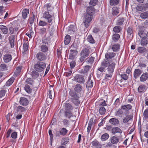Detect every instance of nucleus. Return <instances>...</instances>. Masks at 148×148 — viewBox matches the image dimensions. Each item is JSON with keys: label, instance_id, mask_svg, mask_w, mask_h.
Returning a JSON list of instances; mask_svg holds the SVG:
<instances>
[{"label": "nucleus", "instance_id": "obj_44", "mask_svg": "<svg viewBox=\"0 0 148 148\" xmlns=\"http://www.w3.org/2000/svg\"><path fill=\"white\" fill-rule=\"evenodd\" d=\"M142 4L138 5L136 7V10L137 12L140 11L143 12L145 10Z\"/></svg>", "mask_w": 148, "mask_h": 148}, {"label": "nucleus", "instance_id": "obj_53", "mask_svg": "<svg viewBox=\"0 0 148 148\" xmlns=\"http://www.w3.org/2000/svg\"><path fill=\"white\" fill-rule=\"evenodd\" d=\"M87 40L88 42L91 43H94L95 42V41L94 40L92 35L91 34L88 36Z\"/></svg>", "mask_w": 148, "mask_h": 148}, {"label": "nucleus", "instance_id": "obj_50", "mask_svg": "<svg viewBox=\"0 0 148 148\" xmlns=\"http://www.w3.org/2000/svg\"><path fill=\"white\" fill-rule=\"evenodd\" d=\"M120 1V0H110V4L111 6L115 5H118Z\"/></svg>", "mask_w": 148, "mask_h": 148}, {"label": "nucleus", "instance_id": "obj_57", "mask_svg": "<svg viewBox=\"0 0 148 148\" xmlns=\"http://www.w3.org/2000/svg\"><path fill=\"white\" fill-rule=\"evenodd\" d=\"M7 70V65L4 64H0V70L1 71H4Z\"/></svg>", "mask_w": 148, "mask_h": 148}, {"label": "nucleus", "instance_id": "obj_13", "mask_svg": "<svg viewBox=\"0 0 148 148\" xmlns=\"http://www.w3.org/2000/svg\"><path fill=\"white\" fill-rule=\"evenodd\" d=\"M142 73V71L139 69H136L134 72V77L135 79L138 78Z\"/></svg>", "mask_w": 148, "mask_h": 148}, {"label": "nucleus", "instance_id": "obj_33", "mask_svg": "<svg viewBox=\"0 0 148 148\" xmlns=\"http://www.w3.org/2000/svg\"><path fill=\"white\" fill-rule=\"evenodd\" d=\"M16 108L17 112L21 113V114H22L23 112H25L26 110L25 108L21 106L16 107Z\"/></svg>", "mask_w": 148, "mask_h": 148}, {"label": "nucleus", "instance_id": "obj_42", "mask_svg": "<svg viewBox=\"0 0 148 148\" xmlns=\"http://www.w3.org/2000/svg\"><path fill=\"white\" fill-rule=\"evenodd\" d=\"M125 20V18L121 17L119 18L117 21L116 25H118L121 26L122 25Z\"/></svg>", "mask_w": 148, "mask_h": 148}, {"label": "nucleus", "instance_id": "obj_35", "mask_svg": "<svg viewBox=\"0 0 148 148\" xmlns=\"http://www.w3.org/2000/svg\"><path fill=\"white\" fill-rule=\"evenodd\" d=\"M71 39V36L69 35H67L64 38V43L65 45H67L69 44L70 42Z\"/></svg>", "mask_w": 148, "mask_h": 148}, {"label": "nucleus", "instance_id": "obj_3", "mask_svg": "<svg viewBox=\"0 0 148 148\" xmlns=\"http://www.w3.org/2000/svg\"><path fill=\"white\" fill-rule=\"evenodd\" d=\"M65 111H64V116L69 119L72 116V111L73 108L70 103H64Z\"/></svg>", "mask_w": 148, "mask_h": 148}, {"label": "nucleus", "instance_id": "obj_48", "mask_svg": "<svg viewBox=\"0 0 148 148\" xmlns=\"http://www.w3.org/2000/svg\"><path fill=\"white\" fill-rule=\"evenodd\" d=\"M110 64V62L108 61V60H104L101 63V66H103L105 68L109 65Z\"/></svg>", "mask_w": 148, "mask_h": 148}, {"label": "nucleus", "instance_id": "obj_47", "mask_svg": "<svg viewBox=\"0 0 148 148\" xmlns=\"http://www.w3.org/2000/svg\"><path fill=\"white\" fill-rule=\"evenodd\" d=\"M120 38V36L118 34H115L113 35L112 39L114 41L116 42L118 41Z\"/></svg>", "mask_w": 148, "mask_h": 148}, {"label": "nucleus", "instance_id": "obj_52", "mask_svg": "<svg viewBox=\"0 0 148 148\" xmlns=\"http://www.w3.org/2000/svg\"><path fill=\"white\" fill-rule=\"evenodd\" d=\"M120 47V45H119L118 44H115L112 46V49L114 51L116 52L118 51Z\"/></svg>", "mask_w": 148, "mask_h": 148}, {"label": "nucleus", "instance_id": "obj_2", "mask_svg": "<svg viewBox=\"0 0 148 148\" xmlns=\"http://www.w3.org/2000/svg\"><path fill=\"white\" fill-rule=\"evenodd\" d=\"M69 94L70 99L71 102L75 105L78 106L80 103L78 94L73 90H71L69 92Z\"/></svg>", "mask_w": 148, "mask_h": 148}, {"label": "nucleus", "instance_id": "obj_18", "mask_svg": "<svg viewBox=\"0 0 148 148\" xmlns=\"http://www.w3.org/2000/svg\"><path fill=\"white\" fill-rule=\"evenodd\" d=\"M0 29L3 34L5 35L8 34V29L6 26L3 25H0Z\"/></svg>", "mask_w": 148, "mask_h": 148}, {"label": "nucleus", "instance_id": "obj_23", "mask_svg": "<svg viewBox=\"0 0 148 148\" xmlns=\"http://www.w3.org/2000/svg\"><path fill=\"white\" fill-rule=\"evenodd\" d=\"M148 78V73L145 72L143 73L140 78V81L141 82L146 81Z\"/></svg>", "mask_w": 148, "mask_h": 148}, {"label": "nucleus", "instance_id": "obj_41", "mask_svg": "<svg viewBox=\"0 0 148 148\" xmlns=\"http://www.w3.org/2000/svg\"><path fill=\"white\" fill-rule=\"evenodd\" d=\"M109 136L108 134L105 133L101 135V139L102 141H104L107 140L109 138Z\"/></svg>", "mask_w": 148, "mask_h": 148}, {"label": "nucleus", "instance_id": "obj_51", "mask_svg": "<svg viewBox=\"0 0 148 148\" xmlns=\"http://www.w3.org/2000/svg\"><path fill=\"white\" fill-rule=\"evenodd\" d=\"M69 138L68 137H66L62 138L61 141V144L64 145L67 144L69 141Z\"/></svg>", "mask_w": 148, "mask_h": 148}, {"label": "nucleus", "instance_id": "obj_30", "mask_svg": "<svg viewBox=\"0 0 148 148\" xmlns=\"http://www.w3.org/2000/svg\"><path fill=\"white\" fill-rule=\"evenodd\" d=\"M95 58L92 56H89L85 60V62L87 64L91 65L94 62Z\"/></svg>", "mask_w": 148, "mask_h": 148}, {"label": "nucleus", "instance_id": "obj_63", "mask_svg": "<svg viewBox=\"0 0 148 148\" xmlns=\"http://www.w3.org/2000/svg\"><path fill=\"white\" fill-rule=\"evenodd\" d=\"M100 31V29L98 27H95L93 28L92 32L95 34H97Z\"/></svg>", "mask_w": 148, "mask_h": 148}, {"label": "nucleus", "instance_id": "obj_59", "mask_svg": "<svg viewBox=\"0 0 148 148\" xmlns=\"http://www.w3.org/2000/svg\"><path fill=\"white\" fill-rule=\"evenodd\" d=\"M123 113V111L121 108L118 109V110L115 113V115L116 116H119L122 115Z\"/></svg>", "mask_w": 148, "mask_h": 148}, {"label": "nucleus", "instance_id": "obj_61", "mask_svg": "<svg viewBox=\"0 0 148 148\" xmlns=\"http://www.w3.org/2000/svg\"><path fill=\"white\" fill-rule=\"evenodd\" d=\"M29 44L28 42H25L23 44V49L25 52L28 49Z\"/></svg>", "mask_w": 148, "mask_h": 148}, {"label": "nucleus", "instance_id": "obj_16", "mask_svg": "<svg viewBox=\"0 0 148 148\" xmlns=\"http://www.w3.org/2000/svg\"><path fill=\"white\" fill-rule=\"evenodd\" d=\"M92 66L89 65H86L84 66V69L80 70L79 73H81L85 74L87 73L91 69Z\"/></svg>", "mask_w": 148, "mask_h": 148}, {"label": "nucleus", "instance_id": "obj_25", "mask_svg": "<svg viewBox=\"0 0 148 148\" xmlns=\"http://www.w3.org/2000/svg\"><path fill=\"white\" fill-rule=\"evenodd\" d=\"M111 143L113 144H116L119 142V139L117 137L112 136L110 138Z\"/></svg>", "mask_w": 148, "mask_h": 148}, {"label": "nucleus", "instance_id": "obj_60", "mask_svg": "<svg viewBox=\"0 0 148 148\" xmlns=\"http://www.w3.org/2000/svg\"><path fill=\"white\" fill-rule=\"evenodd\" d=\"M6 93V90L2 89L0 90V99L3 98Z\"/></svg>", "mask_w": 148, "mask_h": 148}, {"label": "nucleus", "instance_id": "obj_17", "mask_svg": "<svg viewBox=\"0 0 148 148\" xmlns=\"http://www.w3.org/2000/svg\"><path fill=\"white\" fill-rule=\"evenodd\" d=\"M12 59V56L10 54H5L3 58L4 61L5 63L10 62Z\"/></svg>", "mask_w": 148, "mask_h": 148}, {"label": "nucleus", "instance_id": "obj_55", "mask_svg": "<svg viewBox=\"0 0 148 148\" xmlns=\"http://www.w3.org/2000/svg\"><path fill=\"white\" fill-rule=\"evenodd\" d=\"M99 114L101 115H103L105 114L106 112V109L104 107L100 106L99 110Z\"/></svg>", "mask_w": 148, "mask_h": 148}, {"label": "nucleus", "instance_id": "obj_56", "mask_svg": "<svg viewBox=\"0 0 148 148\" xmlns=\"http://www.w3.org/2000/svg\"><path fill=\"white\" fill-rule=\"evenodd\" d=\"M121 78L125 80H127L128 78L129 75L125 74V73L120 75Z\"/></svg>", "mask_w": 148, "mask_h": 148}, {"label": "nucleus", "instance_id": "obj_34", "mask_svg": "<svg viewBox=\"0 0 148 148\" xmlns=\"http://www.w3.org/2000/svg\"><path fill=\"white\" fill-rule=\"evenodd\" d=\"M29 10L28 9H24L22 12V17L25 19L27 17V14H29Z\"/></svg>", "mask_w": 148, "mask_h": 148}, {"label": "nucleus", "instance_id": "obj_8", "mask_svg": "<svg viewBox=\"0 0 148 148\" xmlns=\"http://www.w3.org/2000/svg\"><path fill=\"white\" fill-rule=\"evenodd\" d=\"M36 58L39 61H44L47 59L46 56L42 52H39L36 55Z\"/></svg>", "mask_w": 148, "mask_h": 148}, {"label": "nucleus", "instance_id": "obj_20", "mask_svg": "<svg viewBox=\"0 0 148 148\" xmlns=\"http://www.w3.org/2000/svg\"><path fill=\"white\" fill-rule=\"evenodd\" d=\"M146 90V86L143 84L140 85L138 88V91L139 93L144 92H145Z\"/></svg>", "mask_w": 148, "mask_h": 148}, {"label": "nucleus", "instance_id": "obj_27", "mask_svg": "<svg viewBox=\"0 0 148 148\" xmlns=\"http://www.w3.org/2000/svg\"><path fill=\"white\" fill-rule=\"evenodd\" d=\"M40 51L41 52L45 53L48 51V45L45 44H42L40 46Z\"/></svg>", "mask_w": 148, "mask_h": 148}, {"label": "nucleus", "instance_id": "obj_21", "mask_svg": "<svg viewBox=\"0 0 148 148\" xmlns=\"http://www.w3.org/2000/svg\"><path fill=\"white\" fill-rule=\"evenodd\" d=\"M82 87L80 84H76L74 88V90L77 93H80L82 90Z\"/></svg>", "mask_w": 148, "mask_h": 148}, {"label": "nucleus", "instance_id": "obj_54", "mask_svg": "<svg viewBox=\"0 0 148 148\" xmlns=\"http://www.w3.org/2000/svg\"><path fill=\"white\" fill-rule=\"evenodd\" d=\"M121 30V27L119 26H115L113 28V31L115 33H119Z\"/></svg>", "mask_w": 148, "mask_h": 148}, {"label": "nucleus", "instance_id": "obj_36", "mask_svg": "<svg viewBox=\"0 0 148 148\" xmlns=\"http://www.w3.org/2000/svg\"><path fill=\"white\" fill-rule=\"evenodd\" d=\"M22 67V66H20L16 67V70L14 72V76L17 77L19 75L21 70Z\"/></svg>", "mask_w": 148, "mask_h": 148}, {"label": "nucleus", "instance_id": "obj_38", "mask_svg": "<svg viewBox=\"0 0 148 148\" xmlns=\"http://www.w3.org/2000/svg\"><path fill=\"white\" fill-rule=\"evenodd\" d=\"M92 145L96 148H100L101 145L99 143L97 140H94L92 142Z\"/></svg>", "mask_w": 148, "mask_h": 148}, {"label": "nucleus", "instance_id": "obj_7", "mask_svg": "<svg viewBox=\"0 0 148 148\" xmlns=\"http://www.w3.org/2000/svg\"><path fill=\"white\" fill-rule=\"evenodd\" d=\"M73 80L79 84H84L85 82L84 76L79 74L75 76L73 78Z\"/></svg>", "mask_w": 148, "mask_h": 148}, {"label": "nucleus", "instance_id": "obj_19", "mask_svg": "<svg viewBox=\"0 0 148 148\" xmlns=\"http://www.w3.org/2000/svg\"><path fill=\"white\" fill-rule=\"evenodd\" d=\"M116 56V53L114 52H107L105 55L106 59L108 60L111 59Z\"/></svg>", "mask_w": 148, "mask_h": 148}, {"label": "nucleus", "instance_id": "obj_28", "mask_svg": "<svg viewBox=\"0 0 148 148\" xmlns=\"http://www.w3.org/2000/svg\"><path fill=\"white\" fill-rule=\"evenodd\" d=\"M137 49L138 52L140 54H144L147 50L146 48L144 47H139Z\"/></svg>", "mask_w": 148, "mask_h": 148}, {"label": "nucleus", "instance_id": "obj_11", "mask_svg": "<svg viewBox=\"0 0 148 148\" xmlns=\"http://www.w3.org/2000/svg\"><path fill=\"white\" fill-rule=\"evenodd\" d=\"M78 51L76 49H71L70 51L69 59L71 60H74L78 53Z\"/></svg>", "mask_w": 148, "mask_h": 148}, {"label": "nucleus", "instance_id": "obj_14", "mask_svg": "<svg viewBox=\"0 0 148 148\" xmlns=\"http://www.w3.org/2000/svg\"><path fill=\"white\" fill-rule=\"evenodd\" d=\"M15 35H10L8 37V40L12 48L14 46Z\"/></svg>", "mask_w": 148, "mask_h": 148}, {"label": "nucleus", "instance_id": "obj_15", "mask_svg": "<svg viewBox=\"0 0 148 148\" xmlns=\"http://www.w3.org/2000/svg\"><path fill=\"white\" fill-rule=\"evenodd\" d=\"M8 31H9V32L8 34V35H9V34H10V35H13L18 30V28L17 27H14L12 26L8 28Z\"/></svg>", "mask_w": 148, "mask_h": 148}, {"label": "nucleus", "instance_id": "obj_32", "mask_svg": "<svg viewBox=\"0 0 148 148\" xmlns=\"http://www.w3.org/2000/svg\"><path fill=\"white\" fill-rule=\"evenodd\" d=\"M15 80L14 77H11L8 81L6 82L4 86H9L11 85L13 83Z\"/></svg>", "mask_w": 148, "mask_h": 148}, {"label": "nucleus", "instance_id": "obj_4", "mask_svg": "<svg viewBox=\"0 0 148 148\" xmlns=\"http://www.w3.org/2000/svg\"><path fill=\"white\" fill-rule=\"evenodd\" d=\"M46 63L42 61H38L34 64V68L36 71L41 72L46 67Z\"/></svg>", "mask_w": 148, "mask_h": 148}, {"label": "nucleus", "instance_id": "obj_1", "mask_svg": "<svg viewBox=\"0 0 148 148\" xmlns=\"http://www.w3.org/2000/svg\"><path fill=\"white\" fill-rule=\"evenodd\" d=\"M52 5L51 3H47L44 5L43 8L46 10H43L42 13V17L46 21H47L49 23H52L54 19V14L52 10L50 8Z\"/></svg>", "mask_w": 148, "mask_h": 148}, {"label": "nucleus", "instance_id": "obj_39", "mask_svg": "<svg viewBox=\"0 0 148 148\" xmlns=\"http://www.w3.org/2000/svg\"><path fill=\"white\" fill-rule=\"evenodd\" d=\"M38 72L35 70L33 71L32 72L31 75L33 78L36 79L38 77L39 73Z\"/></svg>", "mask_w": 148, "mask_h": 148}, {"label": "nucleus", "instance_id": "obj_49", "mask_svg": "<svg viewBox=\"0 0 148 148\" xmlns=\"http://www.w3.org/2000/svg\"><path fill=\"white\" fill-rule=\"evenodd\" d=\"M140 16L142 19H145L148 18V12H145L140 14Z\"/></svg>", "mask_w": 148, "mask_h": 148}, {"label": "nucleus", "instance_id": "obj_46", "mask_svg": "<svg viewBox=\"0 0 148 148\" xmlns=\"http://www.w3.org/2000/svg\"><path fill=\"white\" fill-rule=\"evenodd\" d=\"M25 91L29 94L31 93L32 92V89L30 86L27 84H25L24 87Z\"/></svg>", "mask_w": 148, "mask_h": 148}, {"label": "nucleus", "instance_id": "obj_10", "mask_svg": "<svg viewBox=\"0 0 148 148\" xmlns=\"http://www.w3.org/2000/svg\"><path fill=\"white\" fill-rule=\"evenodd\" d=\"M95 10L94 7L92 6H90L87 7L86 9V14L92 16L95 14Z\"/></svg>", "mask_w": 148, "mask_h": 148}, {"label": "nucleus", "instance_id": "obj_40", "mask_svg": "<svg viewBox=\"0 0 148 148\" xmlns=\"http://www.w3.org/2000/svg\"><path fill=\"white\" fill-rule=\"evenodd\" d=\"M93 85V82L92 80H90V77L88 79L86 85L87 88H92Z\"/></svg>", "mask_w": 148, "mask_h": 148}, {"label": "nucleus", "instance_id": "obj_9", "mask_svg": "<svg viewBox=\"0 0 148 148\" xmlns=\"http://www.w3.org/2000/svg\"><path fill=\"white\" fill-rule=\"evenodd\" d=\"M121 108L125 111V114H128L129 113V111L132 109V106L130 104L122 105L121 106Z\"/></svg>", "mask_w": 148, "mask_h": 148}, {"label": "nucleus", "instance_id": "obj_22", "mask_svg": "<svg viewBox=\"0 0 148 148\" xmlns=\"http://www.w3.org/2000/svg\"><path fill=\"white\" fill-rule=\"evenodd\" d=\"M127 37L129 38H132L133 36V29L132 27H128L127 30Z\"/></svg>", "mask_w": 148, "mask_h": 148}, {"label": "nucleus", "instance_id": "obj_26", "mask_svg": "<svg viewBox=\"0 0 148 148\" xmlns=\"http://www.w3.org/2000/svg\"><path fill=\"white\" fill-rule=\"evenodd\" d=\"M133 116L132 115H127L125 117L123 120V122L126 123L130 120H132Z\"/></svg>", "mask_w": 148, "mask_h": 148}, {"label": "nucleus", "instance_id": "obj_31", "mask_svg": "<svg viewBox=\"0 0 148 148\" xmlns=\"http://www.w3.org/2000/svg\"><path fill=\"white\" fill-rule=\"evenodd\" d=\"M109 122L111 124L114 125H117L119 123V121L118 119L115 118L111 119L109 120Z\"/></svg>", "mask_w": 148, "mask_h": 148}, {"label": "nucleus", "instance_id": "obj_24", "mask_svg": "<svg viewBox=\"0 0 148 148\" xmlns=\"http://www.w3.org/2000/svg\"><path fill=\"white\" fill-rule=\"evenodd\" d=\"M140 43L142 46H146L148 44V38L147 37H144L142 38Z\"/></svg>", "mask_w": 148, "mask_h": 148}, {"label": "nucleus", "instance_id": "obj_37", "mask_svg": "<svg viewBox=\"0 0 148 148\" xmlns=\"http://www.w3.org/2000/svg\"><path fill=\"white\" fill-rule=\"evenodd\" d=\"M47 22H45L43 21L40 20L38 23V25L40 26L43 27L44 26H46L49 23V25H51L52 24L51 23H49L47 21Z\"/></svg>", "mask_w": 148, "mask_h": 148}, {"label": "nucleus", "instance_id": "obj_29", "mask_svg": "<svg viewBox=\"0 0 148 148\" xmlns=\"http://www.w3.org/2000/svg\"><path fill=\"white\" fill-rule=\"evenodd\" d=\"M112 133L114 134H115L117 133L121 134L122 133V131L119 127H113L112 129Z\"/></svg>", "mask_w": 148, "mask_h": 148}, {"label": "nucleus", "instance_id": "obj_58", "mask_svg": "<svg viewBox=\"0 0 148 148\" xmlns=\"http://www.w3.org/2000/svg\"><path fill=\"white\" fill-rule=\"evenodd\" d=\"M35 17V15L33 14L32 16L29 18L28 20L29 22L30 25H32L34 23Z\"/></svg>", "mask_w": 148, "mask_h": 148}, {"label": "nucleus", "instance_id": "obj_6", "mask_svg": "<svg viewBox=\"0 0 148 148\" xmlns=\"http://www.w3.org/2000/svg\"><path fill=\"white\" fill-rule=\"evenodd\" d=\"M93 16L85 14L83 18V23L85 27L87 28L89 26L90 23L92 19Z\"/></svg>", "mask_w": 148, "mask_h": 148}, {"label": "nucleus", "instance_id": "obj_64", "mask_svg": "<svg viewBox=\"0 0 148 148\" xmlns=\"http://www.w3.org/2000/svg\"><path fill=\"white\" fill-rule=\"evenodd\" d=\"M143 115L145 119H148V108L145 110L143 112Z\"/></svg>", "mask_w": 148, "mask_h": 148}, {"label": "nucleus", "instance_id": "obj_43", "mask_svg": "<svg viewBox=\"0 0 148 148\" xmlns=\"http://www.w3.org/2000/svg\"><path fill=\"white\" fill-rule=\"evenodd\" d=\"M119 13V9L117 7H113L112 8V14L114 16L117 15Z\"/></svg>", "mask_w": 148, "mask_h": 148}, {"label": "nucleus", "instance_id": "obj_5", "mask_svg": "<svg viewBox=\"0 0 148 148\" xmlns=\"http://www.w3.org/2000/svg\"><path fill=\"white\" fill-rule=\"evenodd\" d=\"M90 51L89 49L85 48L83 49L80 53V57L79 60L81 62H83L85 58L88 57L90 54Z\"/></svg>", "mask_w": 148, "mask_h": 148}, {"label": "nucleus", "instance_id": "obj_12", "mask_svg": "<svg viewBox=\"0 0 148 148\" xmlns=\"http://www.w3.org/2000/svg\"><path fill=\"white\" fill-rule=\"evenodd\" d=\"M18 102L21 105L24 106H26L29 103V101L27 98L22 97L20 98Z\"/></svg>", "mask_w": 148, "mask_h": 148}, {"label": "nucleus", "instance_id": "obj_45", "mask_svg": "<svg viewBox=\"0 0 148 148\" xmlns=\"http://www.w3.org/2000/svg\"><path fill=\"white\" fill-rule=\"evenodd\" d=\"M68 131L65 128H63L61 129L59 131V133L61 135L64 136L67 133Z\"/></svg>", "mask_w": 148, "mask_h": 148}, {"label": "nucleus", "instance_id": "obj_62", "mask_svg": "<svg viewBox=\"0 0 148 148\" xmlns=\"http://www.w3.org/2000/svg\"><path fill=\"white\" fill-rule=\"evenodd\" d=\"M115 63L114 62H112L111 64H110L108 66L107 69H109L114 70V69L115 67Z\"/></svg>", "mask_w": 148, "mask_h": 148}]
</instances>
